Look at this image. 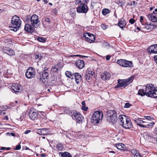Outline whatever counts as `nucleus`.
<instances>
[{"mask_svg": "<svg viewBox=\"0 0 157 157\" xmlns=\"http://www.w3.org/2000/svg\"><path fill=\"white\" fill-rule=\"evenodd\" d=\"M75 56H80L81 58H83V57H86V56H81V55H76Z\"/></svg>", "mask_w": 157, "mask_h": 157, "instance_id": "59", "label": "nucleus"}, {"mask_svg": "<svg viewBox=\"0 0 157 157\" xmlns=\"http://www.w3.org/2000/svg\"><path fill=\"white\" fill-rule=\"evenodd\" d=\"M37 40L41 42H44L46 40V39L42 37H38Z\"/></svg>", "mask_w": 157, "mask_h": 157, "instance_id": "36", "label": "nucleus"}, {"mask_svg": "<svg viewBox=\"0 0 157 157\" xmlns=\"http://www.w3.org/2000/svg\"><path fill=\"white\" fill-rule=\"evenodd\" d=\"M42 56L41 54L40 53H39L37 54H36L35 56V58L36 59L41 60L42 58Z\"/></svg>", "mask_w": 157, "mask_h": 157, "instance_id": "34", "label": "nucleus"}, {"mask_svg": "<svg viewBox=\"0 0 157 157\" xmlns=\"http://www.w3.org/2000/svg\"><path fill=\"white\" fill-rule=\"evenodd\" d=\"M134 121L137 125H139L140 127L143 128H148L146 125L142 124L146 122L142 121L140 119V118L136 119L134 120Z\"/></svg>", "mask_w": 157, "mask_h": 157, "instance_id": "21", "label": "nucleus"}, {"mask_svg": "<svg viewBox=\"0 0 157 157\" xmlns=\"http://www.w3.org/2000/svg\"><path fill=\"white\" fill-rule=\"evenodd\" d=\"M84 77L87 81L90 80V72H89L88 73L85 74Z\"/></svg>", "mask_w": 157, "mask_h": 157, "instance_id": "35", "label": "nucleus"}, {"mask_svg": "<svg viewBox=\"0 0 157 157\" xmlns=\"http://www.w3.org/2000/svg\"><path fill=\"white\" fill-rule=\"evenodd\" d=\"M21 146L20 144L16 145V148L14 149L15 150H19L21 149Z\"/></svg>", "mask_w": 157, "mask_h": 157, "instance_id": "44", "label": "nucleus"}, {"mask_svg": "<svg viewBox=\"0 0 157 157\" xmlns=\"http://www.w3.org/2000/svg\"><path fill=\"white\" fill-rule=\"evenodd\" d=\"M111 57V56L109 55H108L106 56V60H110V58Z\"/></svg>", "mask_w": 157, "mask_h": 157, "instance_id": "53", "label": "nucleus"}, {"mask_svg": "<svg viewBox=\"0 0 157 157\" xmlns=\"http://www.w3.org/2000/svg\"><path fill=\"white\" fill-rule=\"evenodd\" d=\"M49 129L46 128L39 129L38 130V134L44 136L47 135Z\"/></svg>", "mask_w": 157, "mask_h": 157, "instance_id": "23", "label": "nucleus"}, {"mask_svg": "<svg viewBox=\"0 0 157 157\" xmlns=\"http://www.w3.org/2000/svg\"><path fill=\"white\" fill-rule=\"evenodd\" d=\"M50 72V71L48 68L45 67L44 70H43V71L40 73V76H37V78L38 79L42 80L43 82H44L46 79L49 78V74Z\"/></svg>", "mask_w": 157, "mask_h": 157, "instance_id": "8", "label": "nucleus"}, {"mask_svg": "<svg viewBox=\"0 0 157 157\" xmlns=\"http://www.w3.org/2000/svg\"><path fill=\"white\" fill-rule=\"evenodd\" d=\"M52 20L49 18L46 17H44L42 21L44 27H46L49 26Z\"/></svg>", "mask_w": 157, "mask_h": 157, "instance_id": "19", "label": "nucleus"}, {"mask_svg": "<svg viewBox=\"0 0 157 157\" xmlns=\"http://www.w3.org/2000/svg\"><path fill=\"white\" fill-rule=\"evenodd\" d=\"M154 124V122H151L147 124V125H146L147 127H148L147 128H149V126H153Z\"/></svg>", "mask_w": 157, "mask_h": 157, "instance_id": "45", "label": "nucleus"}, {"mask_svg": "<svg viewBox=\"0 0 157 157\" xmlns=\"http://www.w3.org/2000/svg\"><path fill=\"white\" fill-rule=\"evenodd\" d=\"M116 147L119 150L124 151L126 150V147H125L124 145L121 143H119L116 144Z\"/></svg>", "mask_w": 157, "mask_h": 157, "instance_id": "24", "label": "nucleus"}, {"mask_svg": "<svg viewBox=\"0 0 157 157\" xmlns=\"http://www.w3.org/2000/svg\"><path fill=\"white\" fill-rule=\"evenodd\" d=\"M11 88L15 92H18L21 90V85L18 84L13 83L12 85Z\"/></svg>", "mask_w": 157, "mask_h": 157, "instance_id": "15", "label": "nucleus"}, {"mask_svg": "<svg viewBox=\"0 0 157 157\" xmlns=\"http://www.w3.org/2000/svg\"><path fill=\"white\" fill-rule=\"evenodd\" d=\"M30 132H31V130H27L25 132V134H28V133H29Z\"/></svg>", "mask_w": 157, "mask_h": 157, "instance_id": "57", "label": "nucleus"}, {"mask_svg": "<svg viewBox=\"0 0 157 157\" xmlns=\"http://www.w3.org/2000/svg\"><path fill=\"white\" fill-rule=\"evenodd\" d=\"M152 84H147L145 90L143 89L139 90L138 94L142 96H146L152 98H157V90Z\"/></svg>", "mask_w": 157, "mask_h": 157, "instance_id": "1", "label": "nucleus"}, {"mask_svg": "<svg viewBox=\"0 0 157 157\" xmlns=\"http://www.w3.org/2000/svg\"><path fill=\"white\" fill-rule=\"evenodd\" d=\"M154 59L155 62L157 64V55L155 56L154 57Z\"/></svg>", "mask_w": 157, "mask_h": 157, "instance_id": "52", "label": "nucleus"}, {"mask_svg": "<svg viewBox=\"0 0 157 157\" xmlns=\"http://www.w3.org/2000/svg\"><path fill=\"white\" fill-rule=\"evenodd\" d=\"M2 50L3 52L7 54L9 56H13L15 55L13 51L8 47H3Z\"/></svg>", "mask_w": 157, "mask_h": 157, "instance_id": "13", "label": "nucleus"}, {"mask_svg": "<svg viewBox=\"0 0 157 157\" xmlns=\"http://www.w3.org/2000/svg\"><path fill=\"white\" fill-rule=\"evenodd\" d=\"M15 103L13 102H11L10 103V105L11 106H12V107H14L16 105L15 104Z\"/></svg>", "mask_w": 157, "mask_h": 157, "instance_id": "54", "label": "nucleus"}, {"mask_svg": "<svg viewBox=\"0 0 157 157\" xmlns=\"http://www.w3.org/2000/svg\"><path fill=\"white\" fill-rule=\"evenodd\" d=\"M121 125L123 127L126 129L131 128L132 126L130 120L127 117V118L126 119L125 121H124V123H123Z\"/></svg>", "mask_w": 157, "mask_h": 157, "instance_id": "12", "label": "nucleus"}, {"mask_svg": "<svg viewBox=\"0 0 157 157\" xmlns=\"http://www.w3.org/2000/svg\"><path fill=\"white\" fill-rule=\"evenodd\" d=\"M74 73H72L71 71H67L65 72V75L66 76L70 78H71L70 76H72L73 75H74Z\"/></svg>", "mask_w": 157, "mask_h": 157, "instance_id": "31", "label": "nucleus"}, {"mask_svg": "<svg viewBox=\"0 0 157 157\" xmlns=\"http://www.w3.org/2000/svg\"><path fill=\"white\" fill-rule=\"evenodd\" d=\"M24 30L28 33H32L35 30V29L31 25L29 24H25Z\"/></svg>", "mask_w": 157, "mask_h": 157, "instance_id": "17", "label": "nucleus"}, {"mask_svg": "<svg viewBox=\"0 0 157 157\" xmlns=\"http://www.w3.org/2000/svg\"><path fill=\"white\" fill-rule=\"evenodd\" d=\"M28 22L30 21L31 22V24L33 27L37 28L40 25V22L39 19V17L36 14H33L29 18L27 17Z\"/></svg>", "mask_w": 157, "mask_h": 157, "instance_id": "7", "label": "nucleus"}, {"mask_svg": "<svg viewBox=\"0 0 157 157\" xmlns=\"http://www.w3.org/2000/svg\"><path fill=\"white\" fill-rule=\"evenodd\" d=\"M56 147L59 151H62L63 149V146L61 143H58L56 145Z\"/></svg>", "mask_w": 157, "mask_h": 157, "instance_id": "37", "label": "nucleus"}, {"mask_svg": "<svg viewBox=\"0 0 157 157\" xmlns=\"http://www.w3.org/2000/svg\"><path fill=\"white\" fill-rule=\"evenodd\" d=\"M0 108L2 109L3 111H5L7 109L6 105H2L0 107Z\"/></svg>", "mask_w": 157, "mask_h": 157, "instance_id": "43", "label": "nucleus"}, {"mask_svg": "<svg viewBox=\"0 0 157 157\" xmlns=\"http://www.w3.org/2000/svg\"><path fill=\"white\" fill-rule=\"evenodd\" d=\"M135 20L133 18L130 19L129 20V22L132 24H133L135 22Z\"/></svg>", "mask_w": 157, "mask_h": 157, "instance_id": "47", "label": "nucleus"}, {"mask_svg": "<svg viewBox=\"0 0 157 157\" xmlns=\"http://www.w3.org/2000/svg\"><path fill=\"white\" fill-rule=\"evenodd\" d=\"M59 154L61 155L62 157H72L71 154L67 152H60Z\"/></svg>", "mask_w": 157, "mask_h": 157, "instance_id": "28", "label": "nucleus"}, {"mask_svg": "<svg viewBox=\"0 0 157 157\" xmlns=\"http://www.w3.org/2000/svg\"><path fill=\"white\" fill-rule=\"evenodd\" d=\"M135 2L133 1L130 4L131 6H132V5H134L135 4Z\"/></svg>", "mask_w": 157, "mask_h": 157, "instance_id": "60", "label": "nucleus"}, {"mask_svg": "<svg viewBox=\"0 0 157 157\" xmlns=\"http://www.w3.org/2000/svg\"><path fill=\"white\" fill-rule=\"evenodd\" d=\"M143 16H140V21L141 22H143Z\"/></svg>", "mask_w": 157, "mask_h": 157, "instance_id": "58", "label": "nucleus"}, {"mask_svg": "<svg viewBox=\"0 0 157 157\" xmlns=\"http://www.w3.org/2000/svg\"><path fill=\"white\" fill-rule=\"evenodd\" d=\"M134 157H141L140 153L137 152L136 154L134 155Z\"/></svg>", "mask_w": 157, "mask_h": 157, "instance_id": "50", "label": "nucleus"}, {"mask_svg": "<svg viewBox=\"0 0 157 157\" xmlns=\"http://www.w3.org/2000/svg\"><path fill=\"white\" fill-rule=\"evenodd\" d=\"M10 149V148L9 147H6V148H5V149L6 150H9Z\"/></svg>", "mask_w": 157, "mask_h": 157, "instance_id": "64", "label": "nucleus"}, {"mask_svg": "<svg viewBox=\"0 0 157 157\" xmlns=\"http://www.w3.org/2000/svg\"><path fill=\"white\" fill-rule=\"evenodd\" d=\"M11 108V107L10 106H7L6 105V109H10Z\"/></svg>", "mask_w": 157, "mask_h": 157, "instance_id": "62", "label": "nucleus"}, {"mask_svg": "<svg viewBox=\"0 0 157 157\" xmlns=\"http://www.w3.org/2000/svg\"><path fill=\"white\" fill-rule=\"evenodd\" d=\"M101 28L105 30L107 28L108 26H107V25L106 26L105 25V24H103V25H101Z\"/></svg>", "mask_w": 157, "mask_h": 157, "instance_id": "46", "label": "nucleus"}, {"mask_svg": "<svg viewBox=\"0 0 157 157\" xmlns=\"http://www.w3.org/2000/svg\"><path fill=\"white\" fill-rule=\"evenodd\" d=\"M71 10H72V11H73V13H72V14H73V15L74 16H75V9H71Z\"/></svg>", "mask_w": 157, "mask_h": 157, "instance_id": "55", "label": "nucleus"}, {"mask_svg": "<svg viewBox=\"0 0 157 157\" xmlns=\"http://www.w3.org/2000/svg\"><path fill=\"white\" fill-rule=\"evenodd\" d=\"M36 71L35 69L32 67H29L25 73V76L27 78L31 79L33 78L35 75Z\"/></svg>", "mask_w": 157, "mask_h": 157, "instance_id": "10", "label": "nucleus"}, {"mask_svg": "<svg viewBox=\"0 0 157 157\" xmlns=\"http://www.w3.org/2000/svg\"><path fill=\"white\" fill-rule=\"evenodd\" d=\"M87 34L88 36L89 37V38H90L91 39L93 40H95V38L94 34L89 33H87Z\"/></svg>", "mask_w": 157, "mask_h": 157, "instance_id": "38", "label": "nucleus"}, {"mask_svg": "<svg viewBox=\"0 0 157 157\" xmlns=\"http://www.w3.org/2000/svg\"><path fill=\"white\" fill-rule=\"evenodd\" d=\"M107 121L114 124L117 121V116L116 112L113 110H109L106 112L105 116Z\"/></svg>", "mask_w": 157, "mask_h": 157, "instance_id": "5", "label": "nucleus"}, {"mask_svg": "<svg viewBox=\"0 0 157 157\" xmlns=\"http://www.w3.org/2000/svg\"><path fill=\"white\" fill-rule=\"evenodd\" d=\"M131 151L132 153L134 155V156L138 152V151L136 149H132L131 150Z\"/></svg>", "mask_w": 157, "mask_h": 157, "instance_id": "41", "label": "nucleus"}, {"mask_svg": "<svg viewBox=\"0 0 157 157\" xmlns=\"http://www.w3.org/2000/svg\"><path fill=\"white\" fill-rule=\"evenodd\" d=\"M156 26L154 24H147L145 26V27L147 30H151L153 29L156 27Z\"/></svg>", "mask_w": 157, "mask_h": 157, "instance_id": "29", "label": "nucleus"}, {"mask_svg": "<svg viewBox=\"0 0 157 157\" xmlns=\"http://www.w3.org/2000/svg\"><path fill=\"white\" fill-rule=\"evenodd\" d=\"M21 24V21L19 17L17 15L13 16L11 21V24L10 27L13 29H11L14 31H17L20 28Z\"/></svg>", "mask_w": 157, "mask_h": 157, "instance_id": "4", "label": "nucleus"}, {"mask_svg": "<svg viewBox=\"0 0 157 157\" xmlns=\"http://www.w3.org/2000/svg\"><path fill=\"white\" fill-rule=\"evenodd\" d=\"M64 112L70 115L73 119H75L77 123H80L82 122L84 118L80 113L74 110H70L69 108H66Z\"/></svg>", "mask_w": 157, "mask_h": 157, "instance_id": "2", "label": "nucleus"}, {"mask_svg": "<svg viewBox=\"0 0 157 157\" xmlns=\"http://www.w3.org/2000/svg\"><path fill=\"white\" fill-rule=\"evenodd\" d=\"M118 25L121 29L123 30V28L125 27L126 24L124 19H121L119 20L118 22Z\"/></svg>", "mask_w": 157, "mask_h": 157, "instance_id": "25", "label": "nucleus"}, {"mask_svg": "<svg viewBox=\"0 0 157 157\" xmlns=\"http://www.w3.org/2000/svg\"><path fill=\"white\" fill-rule=\"evenodd\" d=\"M117 63L121 66L124 67H133L132 62L125 59H120L117 61Z\"/></svg>", "mask_w": 157, "mask_h": 157, "instance_id": "9", "label": "nucleus"}, {"mask_svg": "<svg viewBox=\"0 0 157 157\" xmlns=\"http://www.w3.org/2000/svg\"><path fill=\"white\" fill-rule=\"evenodd\" d=\"M144 117L147 120H150L151 119L152 117L149 116H145Z\"/></svg>", "mask_w": 157, "mask_h": 157, "instance_id": "48", "label": "nucleus"}, {"mask_svg": "<svg viewBox=\"0 0 157 157\" xmlns=\"http://www.w3.org/2000/svg\"><path fill=\"white\" fill-rule=\"evenodd\" d=\"M82 109L84 111H87L88 109V107H86L85 105V102L84 101H82Z\"/></svg>", "mask_w": 157, "mask_h": 157, "instance_id": "33", "label": "nucleus"}, {"mask_svg": "<svg viewBox=\"0 0 157 157\" xmlns=\"http://www.w3.org/2000/svg\"><path fill=\"white\" fill-rule=\"evenodd\" d=\"M154 8V6L150 7V10H151V11Z\"/></svg>", "mask_w": 157, "mask_h": 157, "instance_id": "63", "label": "nucleus"}, {"mask_svg": "<svg viewBox=\"0 0 157 157\" xmlns=\"http://www.w3.org/2000/svg\"><path fill=\"white\" fill-rule=\"evenodd\" d=\"M6 134L10 136H15V134L13 133L7 132Z\"/></svg>", "mask_w": 157, "mask_h": 157, "instance_id": "51", "label": "nucleus"}, {"mask_svg": "<svg viewBox=\"0 0 157 157\" xmlns=\"http://www.w3.org/2000/svg\"><path fill=\"white\" fill-rule=\"evenodd\" d=\"M148 52L153 54H157V44H155L151 45L147 48Z\"/></svg>", "mask_w": 157, "mask_h": 157, "instance_id": "14", "label": "nucleus"}, {"mask_svg": "<svg viewBox=\"0 0 157 157\" xmlns=\"http://www.w3.org/2000/svg\"><path fill=\"white\" fill-rule=\"evenodd\" d=\"M87 3L86 0H76L75 2L76 5L80 4L77 8V12L78 13H86L88 10V7L86 4Z\"/></svg>", "mask_w": 157, "mask_h": 157, "instance_id": "3", "label": "nucleus"}, {"mask_svg": "<svg viewBox=\"0 0 157 157\" xmlns=\"http://www.w3.org/2000/svg\"><path fill=\"white\" fill-rule=\"evenodd\" d=\"M75 64L78 68L81 69L84 66V62L83 60L79 59L76 61Z\"/></svg>", "mask_w": 157, "mask_h": 157, "instance_id": "18", "label": "nucleus"}, {"mask_svg": "<svg viewBox=\"0 0 157 157\" xmlns=\"http://www.w3.org/2000/svg\"><path fill=\"white\" fill-rule=\"evenodd\" d=\"M52 68L54 70L53 71L55 72H57L59 70V66L58 65H56L54 66H52Z\"/></svg>", "mask_w": 157, "mask_h": 157, "instance_id": "39", "label": "nucleus"}, {"mask_svg": "<svg viewBox=\"0 0 157 157\" xmlns=\"http://www.w3.org/2000/svg\"><path fill=\"white\" fill-rule=\"evenodd\" d=\"M86 41L90 43L93 42L94 40L88 37H86Z\"/></svg>", "mask_w": 157, "mask_h": 157, "instance_id": "42", "label": "nucleus"}, {"mask_svg": "<svg viewBox=\"0 0 157 157\" xmlns=\"http://www.w3.org/2000/svg\"><path fill=\"white\" fill-rule=\"evenodd\" d=\"M111 75L110 73L105 71L101 74V77L104 80H109L110 78Z\"/></svg>", "mask_w": 157, "mask_h": 157, "instance_id": "20", "label": "nucleus"}, {"mask_svg": "<svg viewBox=\"0 0 157 157\" xmlns=\"http://www.w3.org/2000/svg\"><path fill=\"white\" fill-rule=\"evenodd\" d=\"M74 77L75 78L76 82L77 84H78L81 82L82 79V77L79 73H74Z\"/></svg>", "mask_w": 157, "mask_h": 157, "instance_id": "22", "label": "nucleus"}, {"mask_svg": "<svg viewBox=\"0 0 157 157\" xmlns=\"http://www.w3.org/2000/svg\"><path fill=\"white\" fill-rule=\"evenodd\" d=\"M118 83L120 84L122 87L125 88L128 85L126 84V83L124 79H118Z\"/></svg>", "mask_w": 157, "mask_h": 157, "instance_id": "26", "label": "nucleus"}, {"mask_svg": "<svg viewBox=\"0 0 157 157\" xmlns=\"http://www.w3.org/2000/svg\"><path fill=\"white\" fill-rule=\"evenodd\" d=\"M118 118L119 121L121 123V125L123 123H124V121H125L126 119L127 118V117L125 116L123 117L122 115H120L118 117Z\"/></svg>", "mask_w": 157, "mask_h": 157, "instance_id": "27", "label": "nucleus"}, {"mask_svg": "<svg viewBox=\"0 0 157 157\" xmlns=\"http://www.w3.org/2000/svg\"><path fill=\"white\" fill-rule=\"evenodd\" d=\"M90 75H91L92 76H93L94 74H95V73L93 71H90Z\"/></svg>", "mask_w": 157, "mask_h": 157, "instance_id": "56", "label": "nucleus"}, {"mask_svg": "<svg viewBox=\"0 0 157 157\" xmlns=\"http://www.w3.org/2000/svg\"><path fill=\"white\" fill-rule=\"evenodd\" d=\"M131 105L129 103H126L125 104L124 106V108H127L130 107Z\"/></svg>", "mask_w": 157, "mask_h": 157, "instance_id": "40", "label": "nucleus"}, {"mask_svg": "<svg viewBox=\"0 0 157 157\" xmlns=\"http://www.w3.org/2000/svg\"><path fill=\"white\" fill-rule=\"evenodd\" d=\"M30 118L32 120H35L37 119L38 113L37 111L34 108H31L29 113Z\"/></svg>", "mask_w": 157, "mask_h": 157, "instance_id": "11", "label": "nucleus"}, {"mask_svg": "<svg viewBox=\"0 0 157 157\" xmlns=\"http://www.w3.org/2000/svg\"><path fill=\"white\" fill-rule=\"evenodd\" d=\"M121 87H122L120 85V84L118 83L117 85H116L115 87V88H121Z\"/></svg>", "mask_w": 157, "mask_h": 157, "instance_id": "49", "label": "nucleus"}, {"mask_svg": "<svg viewBox=\"0 0 157 157\" xmlns=\"http://www.w3.org/2000/svg\"><path fill=\"white\" fill-rule=\"evenodd\" d=\"M147 17L151 21L153 22L157 21V13H155L153 11L152 13H150L148 15Z\"/></svg>", "mask_w": 157, "mask_h": 157, "instance_id": "16", "label": "nucleus"}, {"mask_svg": "<svg viewBox=\"0 0 157 157\" xmlns=\"http://www.w3.org/2000/svg\"><path fill=\"white\" fill-rule=\"evenodd\" d=\"M103 118V113L100 111H95L92 116L91 122L96 125L101 121Z\"/></svg>", "mask_w": 157, "mask_h": 157, "instance_id": "6", "label": "nucleus"}, {"mask_svg": "<svg viewBox=\"0 0 157 157\" xmlns=\"http://www.w3.org/2000/svg\"><path fill=\"white\" fill-rule=\"evenodd\" d=\"M5 148H6V147H2L1 148H0V149H1V150H4L5 149Z\"/></svg>", "mask_w": 157, "mask_h": 157, "instance_id": "61", "label": "nucleus"}, {"mask_svg": "<svg viewBox=\"0 0 157 157\" xmlns=\"http://www.w3.org/2000/svg\"><path fill=\"white\" fill-rule=\"evenodd\" d=\"M110 12V10L107 9H104L102 10V13L103 15H106L107 14L109 13Z\"/></svg>", "mask_w": 157, "mask_h": 157, "instance_id": "32", "label": "nucleus"}, {"mask_svg": "<svg viewBox=\"0 0 157 157\" xmlns=\"http://www.w3.org/2000/svg\"><path fill=\"white\" fill-rule=\"evenodd\" d=\"M134 77V76H132L127 79H124V80H125L126 83V84H127L128 85L132 82Z\"/></svg>", "mask_w": 157, "mask_h": 157, "instance_id": "30", "label": "nucleus"}]
</instances>
